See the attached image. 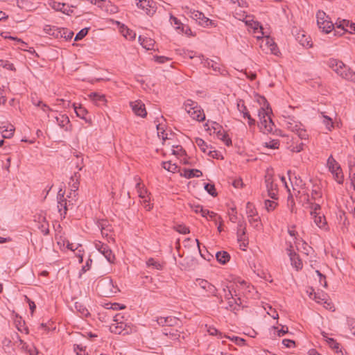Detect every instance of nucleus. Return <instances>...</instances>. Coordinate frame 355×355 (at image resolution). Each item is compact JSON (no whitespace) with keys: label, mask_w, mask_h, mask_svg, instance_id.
Returning <instances> with one entry per match:
<instances>
[{"label":"nucleus","mask_w":355,"mask_h":355,"mask_svg":"<svg viewBox=\"0 0 355 355\" xmlns=\"http://www.w3.org/2000/svg\"><path fill=\"white\" fill-rule=\"evenodd\" d=\"M271 112V109L267 106L266 110L263 107H261L258 112V116L260 120V128L263 130L264 132H271L274 126V123L272 121L269 112Z\"/></svg>","instance_id":"obj_1"},{"label":"nucleus","mask_w":355,"mask_h":355,"mask_svg":"<svg viewBox=\"0 0 355 355\" xmlns=\"http://www.w3.org/2000/svg\"><path fill=\"white\" fill-rule=\"evenodd\" d=\"M97 288L100 295L106 297L113 296L118 291V288L114 286L112 280L109 278L99 281Z\"/></svg>","instance_id":"obj_2"},{"label":"nucleus","mask_w":355,"mask_h":355,"mask_svg":"<svg viewBox=\"0 0 355 355\" xmlns=\"http://www.w3.org/2000/svg\"><path fill=\"white\" fill-rule=\"evenodd\" d=\"M216 293L217 288L215 286L205 279H201V302L204 303L207 302L209 306H212V304L207 301L206 297L216 296ZM213 306H216L215 300L213 302Z\"/></svg>","instance_id":"obj_3"},{"label":"nucleus","mask_w":355,"mask_h":355,"mask_svg":"<svg viewBox=\"0 0 355 355\" xmlns=\"http://www.w3.org/2000/svg\"><path fill=\"white\" fill-rule=\"evenodd\" d=\"M317 24L319 28L325 33H329L334 28V24L329 21V17L322 10H318L316 13Z\"/></svg>","instance_id":"obj_4"},{"label":"nucleus","mask_w":355,"mask_h":355,"mask_svg":"<svg viewBox=\"0 0 355 355\" xmlns=\"http://www.w3.org/2000/svg\"><path fill=\"white\" fill-rule=\"evenodd\" d=\"M317 24L319 28L325 33H329L334 28V24L329 21V17L322 10H318L316 13Z\"/></svg>","instance_id":"obj_5"},{"label":"nucleus","mask_w":355,"mask_h":355,"mask_svg":"<svg viewBox=\"0 0 355 355\" xmlns=\"http://www.w3.org/2000/svg\"><path fill=\"white\" fill-rule=\"evenodd\" d=\"M112 333L116 334L128 335L135 331V327L128 322H119V324H112L110 326Z\"/></svg>","instance_id":"obj_6"},{"label":"nucleus","mask_w":355,"mask_h":355,"mask_svg":"<svg viewBox=\"0 0 355 355\" xmlns=\"http://www.w3.org/2000/svg\"><path fill=\"white\" fill-rule=\"evenodd\" d=\"M184 108L191 118L200 121V107L197 102L188 99L184 103Z\"/></svg>","instance_id":"obj_7"},{"label":"nucleus","mask_w":355,"mask_h":355,"mask_svg":"<svg viewBox=\"0 0 355 355\" xmlns=\"http://www.w3.org/2000/svg\"><path fill=\"white\" fill-rule=\"evenodd\" d=\"M292 248L293 246L291 245L289 248H287L291 263L296 268L297 270H301L303 267L302 261L300 259L299 254H297Z\"/></svg>","instance_id":"obj_8"},{"label":"nucleus","mask_w":355,"mask_h":355,"mask_svg":"<svg viewBox=\"0 0 355 355\" xmlns=\"http://www.w3.org/2000/svg\"><path fill=\"white\" fill-rule=\"evenodd\" d=\"M265 182L268 196L272 199H276L278 192L277 184L274 183L272 176L266 175Z\"/></svg>","instance_id":"obj_9"},{"label":"nucleus","mask_w":355,"mask_h":355,"mask_svg":"<svg viewBox=\"0 0 355 355\" xmlns=\"http://www.w3.org/2000/svg\"><path fill=\"white\" fill-rule=\"evenodd\" d=\"M307 293H309V297L314 300L317 303L327 304V306H324L327 309L330 306V303L325 299L326 294L324 293H316L313 288H310L309 290L307 291Z\"/></svg>","instance_id":"obj_10"},{"label":"nucleus","mask_w":355,"mask_h":355,"mask_svg":"<svg viewBox=\"0 0 355 355\" xmlns=\"http://www.w3.org/2000/svg\"><path fill=\"white\" fill-rule=\"evenodd\" d=\"M340 69H336V73L344 79L355 83V72L352 71L345 64L343 68L340 66Z\"/></svg>","instance_id":"obj_11"},{"label":"nucleus","mask_w":355,"mask_h":355,"mask_svg":"<svg viewBox=\"0 0 355 355\" xmlns=\"http://www.w3.org/2000/svg\"><path fill=\"white\" fill-rule=\"evenodd\" d=\"M130 106L133 112L141 117H146L147 112L146 110L145 105L141 101H136L130 103Z\"/></svg>","instance_id":"obj_12"},{"label":"nucleus","mask_w":355,"mask_h":355,"mask_svg":"<svg viewBox=\"0 0 355 355\" xmlns=\"http://www.w3.org/2000/svg\"><path fill=\"white\" fill-rule=\"evenodd\" d=\"M157 322L158 324L161 326H168L172 327L178 325L180 322V320L173 316L168 317H159L157 318Z\"/></svg>","instance_id":"obj_13"},{"label":"nucleus","mask_w":355,"mask_h":355,"mask_svg":"<svg viewBox=\"0 0 355 355\" xmlns=\"http://www.w3.org/2000/svg\"><path fill=\"white\" fill-rule=\"evenodd\" d=\"M237 239L239 242H242V245L244 247L248 244V239L246 236L245 225L241 222L238 225Z\"/></svg>","instance_id":"obj_14"},{"label":"nucleus","mask_w":355,"mask_h":355,"mask_svg":"<svg viewBox=\"0 0 355 355\" xmlns=\"http://www.w3.org/2000/svg\"><path fill=\"white\" fill-rule=\"evenodd\" d=\"M201 216L205 218L208 220H211L216 225L218 220H222L220 216L214 211H210L208 209H204L201 207Z\"/></svg>","instance_id":"obj_15"},{"label":"nucleus","mask_w":355,"mask_h":355,"mask_svg":"<svg viewBox=\"0 0 355 355\" xmlns=\"http://www.w3.org/2000/svg\"><path fill=\"white\" fill-rule=\"evenodd\" d=\"M51 6L53 9H54L56 11H60L64 14H67L68 15H70V12H72L73 10L71 9L69 6L68 4L57 2V1H53L50 3Z\"/></svg>","instance_id":"obj_16"},{"label":"nucleus","mask_w":355,"mask_h":355,"mask_svg":"<svg viewBox=\"0 0 355 355\" xmlns=\"http://www.w3.org/2000/svg\"><path fill=\"white\" fill-rule=\"evenodd\" d=\"M89 97L97 106L101 107L105 105L107 103L105 96L103 94H100L97 92H92L89 94Z\"/></svg>","instance_id":"obj_17"},{"label":"nucleus","mask_w":355,"mask_h":355,"mask_svg":"<svg viewBox=\"0 0 355 355\" xmlns=\"http://www.w3.org/2000/svg\"><path fill=\"white\" fill-rule=\"evenodd\" d=\"M73 106L78 117L84 119L86 123L89 124L92 123V119L90 117H87L88 112L84 107L80 105L79 106H76L75 103H73Z\"/></svg>","instance_id":"obj_18"},{"label":"nucleus","mask_w":355,"mask_h":355,"mask_svg":"<svg viewBox=\"0 0 355 355\" xmlns=\"http://www.w3.org/2000/svg\"><path fill=\"white\" fill-rule=\"evenodd\" d=\"M55 119L60 128L64 129L66 131L70 130V121L66 114H59V116H55Z\"/></svg>","instance_id":"obj_19"},{"label":"nucleus","mask_w":355,"mask_h":355,"mask_svg":"<svg viewBox=\"0 0 355 355\" xmlns=\"http://www.w3.org/2000/svg\"><path fill=\"white\" fill-rule=\"evenodd\" d=\"M64 28H57L55 26L51 27V26H46L44 28V31L48 34L55 37V38H62V30Z\"/></svg>","instance_id":"obj_20"},{"label":"nucleus","mask_w":355,"mask_h":355,"mask_svg":"<svg viewBox=\"0 0 355 355\" xmlns=\"http://www.w3.org/2000/svg\"><path fill=\"white\" fill-rule=\"evenodd\" d=\"M80 175L78 172L74 173V174L71 177L70 181L69 182V184L71 187V191L73 192L74 196H76V192L78 189V180L80 178Z\"/></svg>","instance_id":"obj_21"},{"label":"nucleus","mask_w":355,"mask_h":355,"mask_svg":"<svg viewBox=\"0 0 355 355\" xmlns=\"http://www.w3.org/2000/svg\"><path fill=\"white\" fill-rule=\"evenodd\" d=\"M218 25V22L216 20L211 19L205 16L201 12V27L203 28H216Z\"/></svg>","instance_id":"obj_22"},{"label":"nucleus","mask_w":355,"mask_h":355,"mask_svg":"<svg viewBox=\"0 0 355 355\" xmlns=\"http://www.w3.org/2000/svg\"><path fill=\"white\" fill-rule=\"evenodd\" d=\"M215 257L218 262L225 264L230 261V255L226 251H220L216 253Z\"/></svg>","instance_id":"obj_23"},{"label":"nucleus","mask_w":355,"mask_h":355,"mask_svg":"<svg viewBox=\"0 0 355 355\" xmlns=\"http://www.w3.org/2000/svg\"><path fill=\"white\" fill-rule=\"evenodd\" d=\"M101 253L110 263H114L115 260V256L107 245H106L105 247H103Z\"/></svg>","instance_id":"obj_24"},{"label":"nucleus","mask_w":355,"mask_h":355,"mask_svg":"<svg viewBox=\"0 0 355 355\" xmlns=\"http://www.w3.org/2000/svg\"><path fill=\"white\" fill-rule=\"evenodd\" d=\"M315 225L320 229L324 230H328V225L325 218V216L323 214H320L318 216V217L313 219Z\"/></svg>","instance_id":"obj_25"},{"label":"nucleus","mask_w":355,"mask_h":355,"mask_svg":"<svg viewBox=\"0 0 355 355\" xmlns=\"http://www.w3.org/2000/svg\"><path fill=\"white\" fill-rule=\"evenodd\" d=\"M139 41L141 45L148 50L152 49L155 44V41L151 38L143 37L141 35L139 36Z\"/></svg>","instance_id":"obj_26"},{"label":"nucleus","mask_w":355,"mask_h":355,"mask_svg":"<svg viewBox=\"0 0 355 355\" xmlns=\"http://www.w3.org/2000/svg\"><path fill=\"white\" fill-rule=\"evenodd\" d=\"M327 164L331 173H334L336 171L341 169L340 166L332 155L328 158Z\"/></svg>","instance_id":"obj_27"},{"label":"nucleus","mask_w":355,"mask_h":355,"mask_svg":"<svg viewBox=\"0 0 355 355\" xmlns=\"http://www.w3.org/2000/svg\"><path fill=\"white\" fill-rule=\"evenodd\" d=\"M227 304L228 306L225 307V309L234 313H236V311H238L239 310V308L241 307V302H238V300L235 301L234 298L228 300Z\"/></svg>","instance_id":"obj_28"},{"label":"nucleus","mask_w":355,"mask_h":355,"mask_svg":"<svg viewBox=\"0 0 355 355\" xmlns=\"http://www.w3.org/2000/svg\"><path fill=\"white\" fill-rule=\"evenodd\" d=\"M302 126L300 122L295 121L293 119H289L287 122L288 128L294 132H297Z\"/></svg>","instance_id":"obj_29"},{"label":"nucleus","mask_w":355,"mask_h":355,"mask_svg":"<svg viewBox=\"0 0 355 355\" xmlns=\"http://www.w3.org/2000/svg\"><path fill=\"white\" fill-rule=\"evenodd\" d=\"M327 64L335 72H336V69H340V67H341L340 66H342L343 68L345 67V64L342 61L334 59V58L329 59L327 62Z\"/></svg>","instance_id":"obj_30"},{"label":"nucleus","mask_w":355,"mask_h":355,"mask_svg":"<svg viewBox=\"0 0 355 355\" xmlns=\"http://www.w3.org/2000/svg\"><path fill=\"white\" fill-rule=\"evenodd\" d=\"M121 32L123 35L130 40H132L135 39L136 34L132 30L129 29L128 27L123 26L121 28Z\"/></svg>","instance_id":"obj_31"},{"label":"nucleus","mask_w":355,"mask_h":355,"mask_svg":"<svg viewBox=\"0 0 355 355\" xmlns=\"http://www.w3.org/2000/svg\"><path fill=\"white\" fill-rule=\"evenodd\" d=\"M76 310L79 312L83 316L87 317L89 315V312L85 306L81 302H76L74 304Z\"/></svg>","instance_id":"obj_32"},{"label":"nucleus","mask_w":355,"mask_h":355,"mask_svg":"<svg viewBox=\"0 0 355 355\" xmlns=\"http://www.w3.org/2000/svg\"><path fill=\"white\" fill-rule=\"evenodd\" d=\"M170 21L172 25L175 26V29L179 31V32L184 31V25L182 24L177 17L171 15L170 17Z\"/></svg>","instance_id":"obj_33"},{"label":"nucleus","mask_w":355,"mask_h":355,"mask_svg":"<svg viewBox=\"0 0 355 355\" xmlns=\"http://www.w3.org/2000/svg\"><path fill=\"white\" fill-rule=\"evenodd\" d=\"M168 145L171 146V147L173 148V149H172L173 155H175L177 156H182L185 153V150L180 145L172 144L170 142H168Z\"/></svg>","instance_id":"obj_34"},{"label":"nucleus","mask_w":355,"mask_h":355,"mask_svg":"<svg viewBox=\"0 0 355 355\" xmlns=\"http://www.w3.org/2000/svg\"><path fill=\"white\" fill-rule=\"evenodd\" d=\"M223 291L224 292V298L226 300H231L232 298H234V297L237 296V295L236 294V291H234V293H233L232 288L228 286H225V287H223Z\"/></svg>","instance_id":"obj_35"},{"label":"nucleus","mask_w":355,"mask_h":355,"mask_svg":"<svg viewBox=\"0 0 355 355\" xmlns=\"http://www.w3.org/2000/svg\"><path fill=\"white\" fill-rule=\"evenodd\" d=\"M204 189L211 196L216 197L217 196V192L215 188V185L211 183H204Z\"/></svg>","instance_id":"obj_36"},{"label":"nucleus","mask_w":355,"mask_h":355,"mask_svg":"<svg viewBox=\"0 0 355 355\" xmlns=\"http://www.w3.org/2000/svg\"><path fill=\"white\" fill-rule=\"evenodd\" d=\"M162 164L163 168L169 172L175 173L178 168V166L171 161L163 162Z\"/></svg>","instance_id":"obj_37"},{"label":"nucleus","mask_w":355,"mask_h":355,"mask_svg":"<svg viewBox=\"0 0 355 355\" xmlns=\"http://www.w3.org/2000/svg\"><path fill=\"white\" fill-rule=\"evenodd\" d=\"M146 265L149 268H153L157 270L162 269V264L159 261L154 259L153 258L148 259V261H146Z\"/></svg>","instance_id":"obj_38"},{"label":"nucleus","mask_w":355,"mask_h":355,"mask_svg":"<svg viewBox=\"0 0 355 355\" xmlns=\"http://www.w3.org/2000/svg\"><path fill=\"white\" fill-rule=\"evenodd\" d=\"M246 213L248 217H254L257 216V211L252 203L248 202L246 205Z\"/></svg>","instance_id":"obj_39"},{"label":"nucleus","mask_w":355,"mask_h":355,"mask_svg":"<svg viewBox=\"0 0 355 355\" xmlns=\"http://www.w3.org/2000/svg\"><path fill=\"white\" fill-rule=\"evenodd\" d=\"M58 208L59 212H60L61 216L63 214L64 218L65 215L67 214V211L68 209L67 200H64V201L58 200Z\"/></svg>","instance_id":"obj_40"},{"label":"nucleus","mask_w":355,"mask_h":355,"mask_svg":"<svg viewBox=\"0 0 355 355\" xmlns=\"http://www.w3.org/2000/svg\"><path fill=\"white\" fill-rule=\"evenodd\" d=\"M201 258L204 259L205 260L210 262L212 260H214V255L211 254L207 248L203 246V249L201 248Z\"/></svg>","instance_id":"obj_41"},{"label":"nucleus","mask_w":355,"mask_h":355,"mask_svg":"<svg viewBox=\"0 0 355 355\" xmlns=\"http://www.w3.org/2000/svg\"><path fill=\"white\" fill-rule=\"evenodd\" d=\"M200 172L198 169H187L184 168L182 175L187 178H191L196 176V173ZM198 177V175H197Z\"/></svg>","instance_id":"obj_42"},{"label":"nucleus","mask_w":355,"mask_h":355,"mask_svg":"<svg viewBox=\"0 0 355 355\" xmlns=\"http://www.w3.org/2000/svg\"><path fill=\"white\" fill-rule=\"evenodd\" d=\"M237 109L238 110L243 114V118H246V116H248L249 112L248 111V109L246 106L244 104V102L243 101H240L237 103Z\"/></svg>","instance_id":"obj_43"},{"label":"nucleus","mask_w":355,"mask_h":355,"mask_svg":"<svg viewBox=\"0 0 355 355\" xmlns=\"http://www.w3.org/2000/svg\"><path fill=\"white\" fill-rule=\"evenodd\" d=\"M334 175V180L339 184H342L344 181L343 173L342 169L336 171L334 173H331Z\"/></svg>","instance_id":"obj_44"},{"label":"nucleus","mask_w":355,"mask_h":355,"mask_svg":"<svg viewBox=\"0 0 355 355\" xmlns=\"http://www.w3.org/2000/svg\"><path fill=\"white\" fill-rule=\"evenodd\" d=\"M205 145V141L201 139V151L203 152L204 153L207 154V155H209V157H211L213 158H218V152L216 150H207V149L202 148V146Z\"/></svg>","instance_id":"obj_45"},{"label":"nucleus","mask_w":355,"mask_h":355,"mask_svg":"<svg viewBox=\"0 0 355 355\" xmlns=\"http://www.w3.org/2000/svg\"><path fill=\"white\" fill-rule=\"evenodd\" d=\"M322 196V191L319 188H315L311 190V200H316L321 199Z\"/></svg>","instance_id":"obj_46"},{"label":"nucleus","mask_w":355,"mask_h":355,"mask_svg":"<svg viewBox=\"0 0 355 355\" xmlns=\"http://www.w3.org/2000/svg\"><path fill=\"white\" fill-rule=\"evenodd\" d=\"M249 223L257 229H259L261 227V223H260V218L259 216L254 217H248Z\"/></svg>","instance_id":"obj_47"},{"label":"nucleus","mask_w":355,"mask_h":355,"mask_svg":"<svg viewBox=\"0 0 355 355\" xmlns=\"http://www.w3.org/2000/svg\"><path fill=\"white\" fill-rule=\"evenodd\" d=\"M42 221L43 223L38 226V228L44 235H47L49 233V223L46 221V218L44 217L42 218Z\"/></svg>","instance_id":"obj_48"},{"label":"nucleus","mask_w":355,"mask_h":355,"mask_svg":"<svg viewBox=\"0 0 355 355\" xmlns=\"http://www.w3.org/2000/svg\"><path fill=\"white\" fill-rule=\"evenodd\" d=\"M14 132H15L14 126L10 125L9 128L8 127L6 129H5L3 131L2 137L3 138H6V139L11 138L14 135Z\"/></svg>","instance_id":"obj_49"},{"label":"nucleus","mask_w":355,"mask_h":355,"mask_svg":"<svg viewBox=\"0 0 355 355\" xmlns=\"http://www.w3.org/2000/svg\"><path fill=\"white\" fill-rule=\"evenodd\" d=\"M89 28H84L81 29L75 36L74 40L78 41L83 39L88 33Z\"/></svg>","instance_id":"obj_50"},{"label":"nucleus","mask_w":355,"mask_h":355,"mask_svg":"<svg viewBox=\"0 0 355 355\" xmlns=\"http://www.w3.org/2000/svg\"><path fill=\"white\" fill-rule=\"evenodd\" d=\"M218 136H221V140L224 141L226 146H230L232 145V139L229 137L228 135L226 133H222L220 130L217 132Z\"/></svg>","instance_id":"obj_51"},{"label":"nucleus","mask_w":355,"mask_h":355,"mask_svg":"<svg viewBox=\"0 0 355 355\" xmlns=\"http://www.w3.org/2000/svg\"><path fill=\"white\" fill-rule=\"evenodd\" d=\"M264 146L271 149H277L279 146V141L277 139H273L269 142H266Z\"/></svg>","instance_id":"obj_52"},{"label":"nucleus","mask_w":355,"mask_h":355,"mask_svg":"<svg viewBox=\"0 0 355 355\" xmlns=\"http://www.w3.org/2000/svg\"><path fill=\"white\" fill-rule=\"evenodd\" d=\"M304 143L303 142H300L297 144H291L290 146H289V148L291 150V151L293 152V153H300L301 152L302 150H303V146H304Z\"/></svg>","instance_id":"obj_53"},{"label":"nucleus","mask_w":355,"mask_h":355,"mask_svg":"<svg viewBox=\"0 0 355 355\" xmlns=\"http://www.w3.org/2000/svg\"><path fill=\"white\" fill-rule=\"evenodd\" d=\"M214 62L211 60L205 59L204 56L201 55V67L210 69L211 64H214Z\"/></svg>","instance_id":"obj_54"},{"label":"nucleus","mask_w":355,"mask_h":355,"mask_svg":"<svg viewBox=\"0 0 355 355\" xmlns=\"http://www.w3.org/2000/svg\"><path fill=\"white\" fill-rule=\"evenodd\" d=\"M21 318H19V320H15V323H16V327L17 328V329L21 331V332H25L26 334H28V329L27 327H24V322H23V324H22V322L21 321Z\"/></svg>","instance_id":"obj_55"},{"label":"nucleus","mask_w":355,"mask_h":355,"mask_svg":"<svg viewBox=\"0 0 355 355\" xmlns=\"http://www.w3.org/2000/svg\"><path fill=\"white\" fill-rule=\"evenodd\" d=\"M277 203L270 200H265V206L268 211H272L275 209Z\"/></svg>","instance_id":"obj_56"},{"label":"nucleus","mask_w":355,"mask_h":355,"mask_svg":"<svg viewBox=\"0 0 355 355\" xmlns=\"http://www.w3.org/2000/svg\"><path fill=\"white\" fill-rule=\"evenodd\" d=\"M209 120L207 121V123H205L203 125H204V128H205V130L209 134V135H211L212 132L213 133H215L217 130V128L213 125L210 126L209 125Z\"/></svg>","instance_id":"obj_57"},{"label":"nucleus","mask_w":355,"mask_h":355,"mask_svg":"<svg viewBox=\"0 0 355 355\" xmlns=\"http://www.w3.org/2000/svg\"><path fill=\"white\" fill-rule=\"evenodd\" d=\"M175 230L178 232L180 234H185L189 232V230L187 227H186L184 225H176L174 227Z\"/></svg>","instance_id":"obj_58"},{"label":"nucleus","mask_w":355,"mask_h":355,"mask_svg":"<svg viewBox=\"0 0 355 355\" xmlns=\"http://www.w3.org/2000/svg\"><path fill=\"white\" fill-rule=\"evenodd\" d=\"M297 40H299L300 43L304 46H311V44H310V41L308 40V38L304 34H302L301 39L300 38V34H298Z\"/></svg>","instance_id":"obj_59"},{"label":"nucleus","mask_w":355,"mask_h":355,"mask_svg":"<svg viewBox=\"0 0 355 355\" xmlns=\"http://www.w3.org/2000/svg\"><path fill=\"white\" fill-rule=\"evenodd\" d=\"M62 31V37L66 40H70L73 35V33L71 31L68 30L67 28H64Z\"/></svg>","instance_id":"obj_60"},{"label":"nucleus","mask_w":355,"mask_h":355,"mask_svg":"<svg viewBox=\"0 0 355 355\" xmlns=\"http://www.w3.org/2000/svg\"><path fill=\"white\" fill-rule=\"evenodd\" d=\"M296 134L297 135L299 138H300L302 140V139L306 140L308 139V134H307L306 130H304L303 128V126L296 132Z\"/></svg>","instance_id":"obj_61"},{"label":"nucleus","mask_w":355,"mask_h":355,"mask_svg":"<svg viewBox=\"0 0 355 355\" xmlns=\"http://www.w3.org/2000/svg\"><path fill=\"white\" fill-rule=\"evenodd\" d=\"M136 189L137 190V192L139 193V198L144 199L146 197L145 194L146 193L147 191L146 190H141V183L139 182H137Z\"/></svg>","instance_id":"obj_62"},{"label":"nucleus","mask_w":355,"mask_h":355,"mask_svg":"<svg viewBox=\"0 0 355 355\" xmlns=\"http://www.w3.org/2000/svg\"><path fill=\"white\" fill-rule=\"evenodd\" d=\"M324 120L323 123L325 124L327 128L330 130L331 127H333V121L331 118L327 116H323Z\"/></svg>","instance_id":"obj_63"},{"label":"nucleus","mask_w":355,"mask_h":355,"mask_svg":"<svg viewBox=\"0 0 355 355\" xmlns=\"http://www.w3.org/2000/svg\"><path fill=\"white\" fill-rule=\"evenodd\" d=\"M288 207L291 212L294 211L295 203L292 196L288 197Z\"/></svg>","instance_id":"obj_64"}]
</instances>
